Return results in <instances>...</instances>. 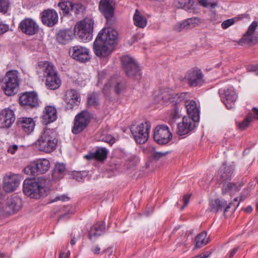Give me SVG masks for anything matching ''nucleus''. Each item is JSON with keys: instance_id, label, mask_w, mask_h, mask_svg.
<instances>
[{"instance_id": "nucleus-1", "label": "nucleus", "mask_w": 258, "mask_h": 258, "mask_svg": "<svg viewBox=\"0 0 258 258\" xmlns=\"http://www.w3.org/2000/svg\"><path fill=\"white\" fill-rule=\"evenodd\" d=\"M117 32L110 28H103L98 33L93 43L94 53L99 57H106L112 53L116 43Z\"/></svg>"}, {"instance_id": "nucleus-2", "label": "nucleus", "mask_w": 258, "mask_h": 258, "mask_svg": "<svg viewBox=\"0 0 258 258\" xmlns=\"http://www.w3.org/2000/svg\"><path fill=\"white\" fill-rule=\"evenodd\" d=\"M36 69L37 74L40 77L45 78V85L48 89L55 90L59 87L61 80L52 63L48 61H40L38 62Z\"/></svg>"}, {"instance_id": "nucleus-3", "label": "nucleus", "mask_w": 258, "mask_h": 258, "mask_svg": "<svg viewBox=\"0 0 258 258\" xmlns=\"http://www.w3.org/2000/svg\"><path fill=\"white\" fill-rule=\"evenodd\" d=\"M46 180L41 177L26 179L23 182V192L32 199H39L46 195Z\"/></svg>"}, {"instance_id": "nucleus-4", "label": "nucleus", "mask_w": 258, "mask_h": 258, "mask_svg": "<svg viewBox=\"0 0 258 258\" xmlns=\"http://www.w3.org/2000/svg\"><path fill=\"white\" fill-rule=\"evenodd\" d=\"M55 136L56 133L53 129L45 128L35 143L36 147L45 153L52 152L57 144Z\"/></svg>"}, {"instance_id": "nucleus-5", "label": "nucleus", "mask_w": 258, "mask_h": 258, "mask_svg": "<svg viewBox=\"0 0 258 258\" xmlns=\"http://www.w3.org/2000/svg\"><path fill=\"white\" fill-rule=\"evenodd\" d=\"M125 88V82L121 77H112L104 84L102 89V93L105 98L109 99L112 91L116 95H118L123 92Z\"/></svg>"}, {"instance_id": "nucleus-6", "label": "nucleus", "mask_w": 258, "mask_h": 258, "mask_svg": "<svg viewBox=\"0 0 258 258\" xmlns=\"http://www.w3.org/2000/svg\"><path fill=\"white\" fill-rule=\"evenodd\" d=\"M93 20L91 18H86L77 23L75 32L83 41H89L93 37Z\"/></svg>"}, {"instance_id": "nucleus-7", "label": "nucleus", "mask_w": 258, "mask_h": 258, "mask_svg": "<svg viewBox=\"0 0 258 258\" xmlns=\"http://www.w3.org/2000/svg\"><path fill=\"white\" fill-rule=\"evenodd\" d=\"M188 97V93L182 92L177 94L172 90H164L161 93L155 97V101L161 104L174 103L177 104Z\"/></svg>"}, {"instance_id": "nucleus-8", "label": "nucleus", "mask_w": 258, "mask_h": 258, "mask_svg": "<svg viewBox=\"0 0 258 258\" xmlns=\"http://www.w3.org/2000/svg\"><path fill=\"white\" fill-rule=\"evenodd\" d=\"M19 86L18 72L16 70L8 71L5 77L4 91L7 96H12L17 93Z\"/></svg>"}, {"instance_id": "nucleus-9", "label": "nucleus", "mask_w": 258, "mask_h": 258, "mask_svg": "<svg viewBox=\"0 0 258 258\" xmlns=\"http://www.w3.org/2000/svg\"><path fill=\"white\" fill-rule=\"evenodd\" d=\"M151 125L149 122L145 121L138 125H133L130 130L136 142L139 144H144L149 138Z\"/></svg>"}, {"instance_id": "nucleus-10", "label": "nucleus", "mask_w": 258, "mask_h": 258, "mask_svg": "<svg viewBox=\"0 0 258 258\" xmlns=\"http://www.w3.org/2000/svg\"><path fill=\"white\" fill-rule=\"evenodd\" d=\"M122 68L126 75L129 77H140L141 70L137 62L128 55L122 56L121 58Z\"/></svg>"}, {"instance_id": "nucleus-11", "label": "nucleus", "mask_w": 258, "mask_h": 258, "mask_svg": "<svg viewBox=\"0 0 258 258\" xmlns=\"http://www.w3.org/2000/svg\"><path fill=\"white\" fill-rule=\"evenodd\" d=\"M91 119V115L88 111L84 110L78 114L75 117L72 133L77 135L82 132L87 127Z\"/></svg>"}, {"instance_id": "nucleus-12", "label": "nucleus", "mask_w": 258, "mask_h": 258, "mask_svg": "<svg viewBox=\"0 0 258 258\" xmlns=\"http://www.w3.org/2000/svg\"><path fill=\"white\" fill-rule=\"evenodd\" d=\"M245 199L242 197L236 198L234 199L232 203H230L229 205H227V202L223 200H220L219 199L212 200L210 202V206L211 207V211L213 212L217 213L219 211H222L224 208V214L228 211V210L232 206H234V211L238 206L239 202L244 201Z\"/></svg>"}, {"instance_id": "nucleus-13", "label": "nucleus", "mask_w": 258, "mask_h": 258, "mask_svg": "<svg viewBox=\"0 0 258 258\" xmlns=\"http://www.w3.org/2000/svg\"><path fill=\"white\" fill-rule=\"evenodd\" d=\"M153 138L157 143L160 145H164L170 141L172 138V135L166 125L161 124L155 127Z\"/></svg>"}, {"instance_id": "nucleus-14", "label": "nucleus", "mask_w": 258, "mask_h": 258, "mask_svg": "<svg viewBox=\"0 0 258 258\" xmlns=\"http://www.w3.org/2000/svg\"><path fill=\"white\" fill-rule=\"evenodd\" d=\"M69 54L73 59L80 62H85L90 59L89 49L80 45L72 47L70 49Z\"/></svg>"}, {"instance_id": "nucleus-15", "label": "nucleus", "mask_w": 258, "mask_h": 258, "mask_svg": "<svg viewBox=\"0 0 258 258\" xmlns=\"http://www.w3.org/2000/svg\"><path fill=\"white\" fill-rule=\"evenodd\" d=\"M185 79L190 87H196L202 86L204 83V75L199 69H192L187 72Z\"/></svg>"}, {"instance_id": "nucleus-16", "label": "nucleus", "mask_w": 258, "mask_h": 258, "mask_svg": "<svg viewBox=\"0 0 258 258\" xmlns=\"http://www.w3.org/2000/svg\"><path fill=\"white\" fill-rule=\"evenodd\" d=\"M49 161L46 159H39L34 161L29 166L25 169V170L30 171V174H41L45 173L49 168Z\"/></svg>"}, {"instance_id": "nucleus-17", "label": "nucleus", "mask_w": 258, "mask_h": 258, "mask_svg": "<svg viewBox=\"0 0 258 258\" xmlns=\"http://www.w3.org/2000/svg\"><path fill=\"white\" fill-rule=\"evenodd\" d=\"M219 93L222 101L226 107L228 109L232 108L237 98L235 90L229 88L221 89L219 90Z\"/></svg>"}, {"instance_id": "nucleus-18", "label": "nucleus", "mask_w": 258, "mask_h": 258, "mask_svg": "<svg viewBox=\"0 0 258 258\" xmlns=\"http://www.w3.org/2000/svg\"><path fill=\"white\" fill-rule=\"evenodd\" d=\"M19 28L26 35H33L38 32L39 27L32 19L26 18L19 24Z\"/></svg>"}, {"instance_id": "nucleus-19", "label": "nucleus", "mask_w": 258, "mask_h": 258, "mask_svg": "<svg viewBox=\"0 0 258 258\" xmlns=\"http://www.w3.org/2000/svg\"><path fill=\"white\" fill-rule=\"evenodd\" d=\"M197 121L189 117L184 116L182 122L177 124V134L179 136L187 134L194 129L196 126L195 122Z\"/></svg>"}, {"instance_id": "nucleus-20", "label": "nucleus", "mask_w": 258, "mask_h": 258, "mask_svg": "<svg viewBox=\"0 0 258 258\" xmlns=\"http://www.w3.org/2000/svg\"><path fill=\"white\" fill-rule=\"evenodd\" d=\"M99 9L106 19V22L112 24L114 16V8L110 3V0H101Z\"/></svg>"}, {"instance_id": "nucleus-21", "label": "nucleus", "mask_w": 258, "mask_h": 258, "mask_svg": "<svg viewBox=\"0 0 258 258\" xmlns=\"http://www.w3.org/2000/svg\"><path fill=\"white\" fill-rule=\"evenodd\" d=\"M19 102L22 105L33 108L38 105L37 95L34 92H25L19 98Z\"/></svg>"}, {"instance_id": "nucleus-22", "label": "nucleus", "mask_w": 258, "mask_h": 258, "mask_svg": "<svg viewBox=\"0 0 258 258\" xmlns=\"http://www.w3.org/2000/svg\"><path fill=\"white\" fill-rule=\"evenodd\" d=\"M16 119L14 112L12 109L6 108L3 109L0 114V120L2 127L9 128Z\"/></svg>"}, {"instance_id": "nucleus-23", "label": "nucleus", "mask_w": 258, "mask_h": 258, "mask_svg": "<svg viewBox=\"0 0 258 258\" xmlns=\"http://www.w3.org/2000/svg\"><path fill=\"white\" fill-rule=\"evenodd\" d=\"M41 21L44 25L52 27L58 22L57 13L54 10H44L42 13Z\"/></svg>"}, {"instance_id": "nucleus-24", "label": "nucleus", "mask_w": 258, "mask_h": 258, "mask_svg": "<svg viewBox=\"0 0 258 258\" xmlns=\"http://www.w3.org/2000/svg\"><path fill=\"white\" fill-rule=\"evenodd\" d=\"M20 181L15 175H7L3 179V189L7 192H11L16 190Z\"/></svg>"}, {"instance_id": "nucleus-25", "label": "nucleus", "mask_w": 258, "mask_h": 258, "mask_svg": "<svg viewBox=\"0 0 258 258\" xmlns=\"http://www.w3.org/2000/svg\"><path fill=\"white\" fill-rule=\"evenodd\" d=\"M64 99L68 105V108L72 109L74 106L79 105L81 99L77 90L71 89L66 92Z\"/></svg>"}, {"instance_id": "nucleus-26", "label": "nucleus", "mask_w": 258, "mask_h": 258, "mask_svg": "<svg viewBox=\"0 0 258 258\" xmlns=\"http://www.w3.org/2000/svg\"><path fill=\"white\" fill-rule=\"evenodd\" d=\"M18 126L25 132L31 133L35 127V123L33 119L31 117H20L17 121Z\"/></svg>"}, {"instance_id": "nucleus-27", "label": "nucleus", "mask_w": 258, "mask_h": 258, "mask_svg": "<svg viewBox=\"0 0 258 258\" xmlns=\"http://www.w3.org/2000/svg\"><path fill=\"white\" fill-rule=\"evenodd\" d=\"M185 106L188 117L194 120L198 121L200 118V111L196 101L193 100H186L185 102Z\"/></svg>"}, {"instance_id": "nucleus-28", "label": "nucleus", "mask_w": 258, "mask_h": 258, "mask_svg": "<svg viewBox=\"0 0 258 258\" xmlns=\"http://www.w3.org/2000/svg\"><path fill=\"white\" fill-rule=\"evenodd\" d=\"M43 123L47 124L55 121L57 118V111L54 106H47L45 107L42 116Z\"/></svg>"}, {"instance_id": "nucleus-29", "label": "nucleus", "mask_w": 258, "mask_h": 258, "mask_svg": "<svg viewBox=\"0 0 258 258\" xmlns=\"http://www.w3.org/2000/svg\"><path fill=\"white\" fill-rule=\"evenodd\" d=\"M74 35L71 29L60 30L56 34V40L60 44H66L73 39Z\"/></svg>"}, {"instance_id": "nucleus-30", "label": "nucleus", "mask_w": 258, "mask_h": 258, "mask_svg": "<svg viewBox=\"0 0 258 258\" xmlns=\"http://www.w3.org/2000/svg\"><path fill=\"white\" fill-rule=\"evenodd\" d=\"M258 26L257 21H253L249 26L247 32L243 35L239 41V44L242 43L250 44L253 41V33Z\"/></svg>"}, {"instance_id": "nucleus-31", "label": "nucleus", "mask_w": 258, "mask_h": 258, "mask_svg": "<svg viewBox=\"0 0 258 258\" xmlns=\"http://www.w3.org/2000/svg\"><path fill=\"white\" fill-rule=\"evenodd\" d=\"M234 170L233 165H227L224 163L220 167L219 176L222 181L230 180L232 174Z\"/></svg>"}, {"instance_id": "nucleus-32", "label": "nucleus", "mask_w": 258, "mask_h": 258, "mask_svg": "<svg viewBox=\"0 0 258 258\" xmlns=\"http://www.w3.org/2000/svg\"><path fill=\"white\" fill-rule=\"evenodd\" d=\"M105 225L103 222H98L93 225L88 231V237L92 240L102 235L105 231Z\"/></svg>"}, {"instance_id": "nucleus-33", "label": "nucleus", "mask_w": 258, "mask_h": 258, "mask_svg": "<svg viewBox=\"0 0 258 258\" xmlns=\"http://www.w3.org/2000/svg\"><path fill=\"white\" fill-rule=\"evenodd\" d=\"M108 151L105 148H98L93 153H90L85 155L84 157L88 160L96 159L99 161H104L107 157Z\"/></svg>"}, {"instance_id": "nucleus-34", "label": "nucleus", "mask_w": 258, "mask_h": 258, "mask_svg": "<svg viewBox=\"0 0 258 258\" xmlns=\"http://www.w3.org/2000/svg\"><path fill=\"white\" fill-rule=\"evenodd\" d=\"M7 204V208L9 209L8 212L14 213L21 209L22 202L21 199L15 197L8 199Z\"/></svg>"}, {"instance_id": "nucleus-35", "label": "nucleus", "mask_w": 258, "mask_h": 258, "mask_svg": "<svg viewBox=\"0 0 258 258\" xmlns=\"http://www.w3.org/2000/svg\"><path fill=\"white\" fill-rule=\"evenodd\" d=\"M66 166L63 163H56L52 172V176L54 179L62 178L66 173Z\"/></svg>"}, {"instance_id": "nucleus-36", "label": "nucleus", "mask_w": 258, "mask_h": 258, "mask_svg": "<svg viewBox=\"0 0 258 258\" xmlns=\"http://www.w3.org/2000/svg\"><path fill=\"white\" fill-rule=\"evenodd\" d=\"M134 24L136 26L144 28L147 24V20L143 15H141L138 10H136L133 17Z\"/></svg>"}, {"instance_id": "nucleus-37", "label": "nucleus", "mask_w": 258, "mask_h": 258, "mask_svg": "<svg viewBox=\"0 0 258 258\" xmlns=\"http://www.w3.org/2000/svg\"><path fill=\"white\" fill-rule=\"evenodd\" d=\"M243 184H239V185L232 182H227L223 184L222 186V194H226L229 192L238 191Z\"/></svg>"}, {"instance_id": "nucleus-38", "label": "nucleus", "mask_w": 258, "mask_h": 258, "mask_svg": "<svg viewBox=\"0 0 258 258\" xmlns=\"http://www.w3.org/2000/svg\"><path fill=\"white\" fill-rule=\"evenodd\" d=\"M207 233L203 231L199 234L195 238L196 247L200 248L206 245L209 242V239L207 238Z\"/></svg>"}, {"instance_id": "nucleus-39", "label": "nucleus", "mask_w": 258, "mask_h": 258, "mask_svg": "<svg viewBox=\"0 0 258 258\" xmlns=\"http://www.w3.org/2000/svg\"><path fill=\"white\" fill-rule=\"evenodd\" d=\"M73 3L70 1L60 2L58 4V6L62 11L63 15H67L70 12L72 11Z\"/></svg>"}, {"instance_id": "nucleus-40", "label": "nucleus", "mask_w": 258, "mask_h": 258, "mask_svg": "<svg viewBox=\"0 0 258 258\" xmlns=\"http://www.w3.org/2000/svg\"><path fill=\"white\" fill-rule=\"evenodd\" d=\"M194 2L191 0H181L178 2L177 6L178 8L184 9L191 12L194 6Z\"/></svg>"}, {"instance_id": "nucleus-41", "label": "nucleus", "mask_w": 258, "mask_h": 258, "mask_svg": "<svg viewBox=\"0 0 258 258\" xmlns=\"http://www.w3.org/2000/svg\"><path fill=\"white\" fill-rule=\"evenodd\" d=\"M180 115L179 112V109L177 106H175L174 108L171 110L170 115L169 118L168 123L172 126L173 125L176 120L179 118Z\"/></svg>"}, {"instance_id": "nucleus-42", "label": "nucleus", "mask_w": 258, "mask_h": 258, "mask_svg": "<svg viewBox=\"0 0 258 258\" xmlns=\"http://www.w3.org/2000/svg\"><path fill=\"white\" fill-rule=\"evenodd\" d=\"M87 175V173L85 171H73L71 176L73 179L80 182L83 181Z\"/></svg>"}, {"instance_id": "nucleus-43", "label": "nucleus", "mask_w": 258, "mask_h": 258, "mask_svg": "<svg viewBox=\"0 0 258 258\" xmlns=\"http://www.w3.org/2000/svg\"><path fill=\"white\" fill-rule=\"evenodd\" d=\"M86 11V7L81 3L73 4L72 11L76 15L83 14Z\"/></svg>"}, {"instance_id": "nucleus-44", "label": "nucleus", "mask_w": 258, "mask_h": 258, "mask_svg": "<svg viewBox=\"0 0 258 258\" xmlns=\"http://www.w3.org/2000/svg\"><path fill=\"white\" fill-rule=\"evenodd\" d=\"M87 105L89 107H96L99 105L98 100L95 95L92 94L88 96Z\"/></svg>"}, {"instance_id": "nucleus-45", "label": "nucleus", "mask_w": 258, "mask_h": 258, "mask_svg": "<svg viewBox=\"0 0 258 258\" xmlns=\"http://www.w3.org/2000/svg\"><path fill=\"white\" fill-rule=\"evenodd\" d=\"M252 120V115L250 114H249L244 120L242 122H240L238 126V127L241 130H244L245 128H246L249 123Z\"/></svg>"}, {"instance_id": "nucleus-46", "label": "nucleus", "mask_w": 258, "mask_h": 258, "mask_svg": "<svg viewBox=\"0 0 258 258\" xmlns=\"http://www.w3.org/2000/svg\"><path fill=\"white\" fill-rule=\"evenodd\" d=\"M199 4L204 8H210L213 9L217 6L216 3H212L208 0H199Z\"/></svg>"}, {"instance_id": "nucleus-47", "label": "nucleus", "mask_w": 258, "mask_h": 258, "mask_svg": "<svg viewBox=\"0 0 258 258\" xmlns=\"http://www.w3.org/2000/svg\"><path fill=\"white\" fill-rule=\"evenodd\" d=\"M191 20H186L185 21H184L181 23L177 25L175 27V29L178 31H181L184 29H188L190 27L188 25V23H189V22H191Z\"/></svg>"}, {"instance_id": "nucleus-48", "label": "nucleus", "mask_w": 258, "mask_h": 258, "mask_svg": "<svg viewBox=\"0 0 258 258\" xmlns=\"http://www.w3.org/2000/svg\"><path fill=\"white\" fill-rule=\"evenodd\" d=\"M9 7V0H0V13H6Z\"/></svg>"}, {"instance_id": "nucleus-49", "label": "nucleus", "mask_w": 258, "mask_h": 258, "mask_svg": "<svg viewBox=\"0 0 258 258\" xmlns=\"http://www.w3.org/2000/svg\"><path fill=\"white\" fill-rule=\"evenodd\" d=\"M100 140L108 143L111 145L113 144L115 142L114 138L110 135H106L102 136Z\"/></svg>"}, {"instance_id": "nucleus-50", "label": "nucleus", "mask_w": 258, "mask_h": 258, "mask_svg": "<svg viewBox=\"0 0 258 258\" xmlns=\"http://www.w3.org/2000/svg\"><path fill=\"white\" fill-rule=\"evenodd\" d=\"M235 23V19L232 18L226 20L222 22V27L223 29H227Z\"/></svg>"}, {"instance_id": "nucleus-51", "label": "nucleus", "mask_w": 258, "mask_h": 258, "mask_svg": "<svg viewBox=\"0 0 258 258\" xmlns=\"http://www.w3.org/2000/svg\"><path fill=\"white\" fill-rule=\"evenodd\" d=\"M167 154V152H155L152 156L155 160H158L162 157L165 156Z\"/></svg>"}, {"instance_id": "nucleus-52", "label": "nucleus", "mask_w": 258, "mask_h": 258, "mask_svg": "<svg viewBox=\"0 0 258 258\" xmlns=\"http://www.w3.org/2000/svg\"><path fill=\"white\" fill-rule=\"evenodd\" d=\"M9 29V27L8 25L0 23V35L8 31Z\"/></svg>"}, {"instance_id": "nucleus-53", "label": "nucleus", "mask_w": 258, "mask_h": 258, "mask_svg": "<svg viewBox=\"0 0 258 258\" xmlns=\"http://www.w3.org/2000/svg\"><path fill=\"white\" fill-rule=\"evenodd\" d=\"M191 195H185L183 197V202L184 203V205L181 207V209H183L185 207H186L188 202L189 201V199L190 198Z\"/></svg>"}, {"instance_id": "nucleus-54", "label": "nucleus", "mask_w": 258, "mask_h": 258, "mask_svg": "<svg viewBox=\"0 0 258 258\" xmlns=\"http://www.w3.org/2000/svg\"><path fill=\"white\" fill-rule=\"evenodd\" d=\"M187 20H191L192 21L191 22H189L188 23V25L189 26V27H194L195 26V24H198L199 22V19L197 18H190L187 19Z\"/></svg>"}, {"instance_id": "nucleus-55", "label": "nucleus", "mask_w": 258, "mask_h": 258, "mask_svg": "<svg viewBox=\"0 0 258 258\" xmlns=\"http://www.w3.org/2000/svg\"><path fill=\"white\" fill-rule=\"evenodd\" d=\"M70 200V198L68 197H66L64 195H62L60 196H57L55 198V199L52 201V202H56L58 200H60L62 201H66Z\"/></svg>"}, {"instance_id": "nucleus-56", "label": "nucleus", "mask_w": 258, "mask_h": 258, "mask_svg": "<svg viewBox=\"0 0 258 258\" xmlns=\"http://www.w3.org/2000/svg\"><path fill=\"white\" fill-rule=\"evenodd\" d=\"M18 146L16 145H14L12 146H10L9 148L8 149V152L12 154H14L18 150Z\"/></svg>"}, {"instance_id": "nucleus-57", "label": "nucleus", "mask_w": 258, "mask_h": 258, "mask_svg": "<svg viewBox=\"0 0 258 258\" xmlns=\"http://www.w3.org/2000/svg\"><path fill=\"white\" fill-rule=\"evenodd\" d=\"M101 249L98 245H96L91 248V251L95 254H99Z\"/></svg>"}, {"instance_id": "nucleus-58", "label": "nucleus", "mask_w": 258, "mask_h": 258, "mask_svg": "<svg viewBox=\"0 0 258 258\" xmlns=\"http://www.w3.org/2000/svg\"><path fill=\"white\" fill-rule=\"evenodd\" d=\"M106 73L105 71H103L99 72L98 73V80L99 82H100L101 80H103L106 76Z\"/></svg>"}, {"instance_id": "nucleus-59", "label": "nucleus", "mask_w": 258, "mask_h": 258, "mask_svg": "<svg viewBox=\"0 0 258 258\" xmlns=\"http://www.w3.org/2000/svg\"><path fill=\"white\" fill-rule=\"evenodd\" d=\"M238 249V247H235L233 249H232L229 253V258H232L234 255L235 254V253L237 252V251Z\"/></svg>"}, {"instance_id": "nucleus-60", "label": "nucleus", "mask_w": 258, "mask_h": 258, "mask_svg": "<svg viewBox=\"0 0 258 258\" xmlns=\"http://www.w3.org/2000/svg\"><path fill=\"white\" fill-rule=\"evenodd\" d=\"M252 111L253 112V116H252V118H255V119H258V108L253 107Z\"/></svg>"}, {"instance_id": "nucleus-61", "label": "nucleus", "mask_w": 258, "mask_h": 258, "mask_svg": "<svg viewBox=\"0 0 258 258\" xmlns=\"http://www.w3.org/2000/svg\"><path fill=\"white\" fill-rule=\"evenodd\" d=\"M200 255L201 258H207L210 256V253H201Z\"/></svg>"}, {"instance_id": "nucleus-62", "label": "nucleus", "mask_w": 258, "mask_h": 258, "mask_svg": "<svg viewBox=\"0 0 258 258\" xmlns=\"http://www.w3.org/2000/svg\"><path fill=\"white\" fill-rule=\"evenodd\" d=\"M245 211H246L247 213H250L252 210V208L250 207V206H249V207H246L245 209Z\"/></svg>"}, {"instance_id": "nucleus-63", "label": "nucleus", "mask_w": 258, "mask_h": 258, "mask_svg": "<svg viewBox=\"0 0 258 258\" xmlns=\"http://www.w3.org/2000/svg\"><path fill=\"white\" fill-rule=\"evenodd\" d=\"M59 258H67V257L64 253L61 252L59 255Z\"/></svg>"}, {"instance_id": "nucleus-64", "label": "nucleus", "mask_w": 258, "mask_h": 258, "mask_svg": "<svg viewBox=\"0 0 258 258\" xmlns=\"http://www.w3.org/2000/svg\"><path fill=\"white\" fill-rule=\"evenodd\" d=\"M76 240L74 238H72L70 241V243L71 245H73L76 243Z\"/></svg>"}]
</instances>
